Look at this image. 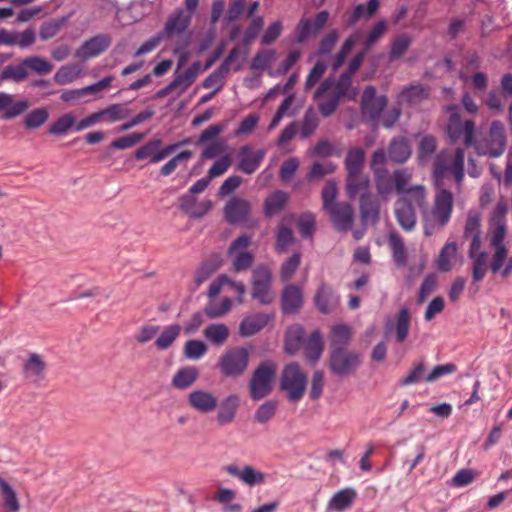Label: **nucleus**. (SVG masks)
Returning <instances> with one entry per match:
<instances>
[{"mask_svg":"<svg viewBox=\"0 0 512 512\" xmlns=\"http://www.w3.org/2000/svg\"><path fill=\"white\" fill-rule=\"evenodd\" d=\"M366 53L363 49L356 53L346 71L336 81L327 78L317 88L314 98L318 100V108L322 116L328 117L336 111L340 101L347 95L352 84V76L362 65Z\"/></svg>","mask_w":512,"mask_h":512,"instance_id":"obj_1","label":"nucleus"},{"mask_svg":"<svg viewBox=\"0 0 512 512\" xmlns=\"http://www.w3.org/2000/svg\"><path fill=\"white\" fill-rule=\"evenodd\" d=\"M427 204L424 186L414 185L408 195H402L394 204V214L399 226L405 231H412L416 226L415 208L423 209Z\"/></svg>","mask_w":512,"mask_h":512,"instance_id":"obj_2","label":"nucleus"},{"mask_svg":"<svg viewBox=\"0 0 512 512\" xmlns=\"http://www.w3.org/2000/svg\"><path fill=\"white\" fill-rule=\"evenodd\" d=\"M465 152L462 148L455 151H440L433 163V177L437 187L443 186V180L449 175L453 176L456 185L459 187L464 178Z\"/></svg>","mask_w":512,"mask_h":512,"instance_id":"obj_3","label":"nucleus"},{"mask_svg":"<svg viewBox=\"0 0 512 512\" xmlns=\"http://www.w3.org/2000/svg\"><path fill=\"white\" fill-rule=\"evenodd\" d=\"M454 207V197L451 191L440 188L434 197L432 209L423 210L424 233L427 236L433 234L436 228L442 229L451 219Z\"/></svg>","mask_w":512,"mask_h":512,"instance_id":"obj_4","label":"nucleus"},{"mask_svg":"<svg viewBox=\"0 0 512 512\" xmlns=\"http://www.w3.org/2000/svg\"><path fill=\"white\" fill-rule=\"evenodd\" d=\"M472 146L479 156L489 158L502 156L507 146L504 124L499 120L492 121L486 132H481L478 138L473 139Z\"/></svg>","mask_w":512,"mask_h":512,"instance_id":"obj_5","label":"nucleus"},{"mask_svg":"<svg viewBox=\"0 0 512 512\" xmlns=\"http://www.w3.org/2000/svg\"><path fill=\"white\" fill-rule=\"evenodd\" d=\"M277 374V364L272 360L261 362L252 372L248 383L249 396L254 401L271 394Z\"/></svg>","mask_w":512,"mask_h":512,"instance_id":"obj_6","label":"nucleus"},{"mask_svg":"<svg viewBox=\"0 0 512 512\" xmlns=\"http://www.w3.org/2000/svg\"><path fill=\"white\" fill-rule=\"evenodd\" d=\"M250 352L245 347L227 349L219 358L218 368L221 374L228 378H238L248 368Z\"/></svg>","mask_w":512,"mask_h":512,"instance_id":"obj_7","label":"nucleus"},{"mask_svg":"<svg viewBox=\"0 0 512 512\" xmlns=\"http://www.w3.org/2000/svg\"><path fill=\"white\" fill-rule=\"evenodd\" d=\"M307 375L302 371L298 363L286 365L282 371L280 388L287 392L288 400L297 402L305 394Z\"/></svg>","mask_w":512,"mask_h":512,"instance_id":"obj_8","label":"nucleus"},{"mask_svg":"<svg viewBox=\"0 0 512 512\" xmlns=\"http://www.w3.org/2000/svg\"><path fill=\"white\" fill-rule=\"evenodd\" d=\"M450 117L447 123V134L452 143L462 139L465 146L470 147L473 144L475 136V123L473 120L462 121L458 112V107L451 105L448 107Z\"/></svg>","mask_w":512,"mask_h":512,"instance_id":"obj_9","label":"nucleus"},{"mask_svg":"<svg viewBox=\"0 0 512 512\" xmlns=\"http://www.w3.org/2000/svg\"><path fill=\"white\" fill-rule=\"evenodd\" d=\"M189 143V139H185L182 142L172 143L159 149L162 144L161 139L155 138L149 140L147 143L139 147L134 157L137 160H144L150 158L151 163H159L166 159L170 154L177 150L181 145Z\"/></svg>","mask_w":512,"mask_h":512,"instance_id":"obj_10","label":"nucleus"},{"mask_svg":"<svg viewBox=\"0 0 512 512\" xmlns=\"http://www.w3.org/2000/svg\"><path fill=\"white\" fill-rule=\"evenodd\" d=\"M361 362L360 356L345 349H333L330 355L329 367L339 376L353 373Z\"/></svg>","mask_w":512,"mask_h":512,"instance_id":"obj_11","label":"nucleus"},{"mask_svg":"<svg viewBox=\"0 0 512 512\" xmlns=\"http://www.w3.org/2000/svg\"><path fill=\"white\" fill-rule=\"evenodd\" d=\"M251 243V237L248 235H241L237 237L228 249L229 255H235L232 269L234 272H241L248 270L254 260L250 252L245 251Z\"/></svg>","mask_w":512,"mask_h":512,"instance_id":"obj_12","label":"nucleus"},{"mask_svg":"<svg viewBox=\"0 0 512 512\" xmlns=\"http://www.w3.org/2000/svg\"><path fill=\"white\" fill-rule=\"evenodd\" d=\"M328 19L329 13L326 10L320 11L314 20L302 18L296 26L294 41L296 43H304L310 37L315 36L326 26Z\"/></svg>","mask_w":512,"mask_h":512,"instance_id":"obj_13","label":"nucleus"},{"mask_svg":"<svg viewBox=\"0 0 512 512\" xmlns=\"http://www.w3.org/2000/svg\"><path fill=\"white\" fill-rule=\"evenodd\" d=\"M111 45V37L107 34H98L86 40L75 52V57L82 60L94 58L105 52Z\"/></svg>","mask_w":512,"mask_h":512,"instance_id":"obj_14","label":"nucleus"},{"mask_svg":"<svg viewBox=\"0 0 512 512\" xmlns=\"http://www.w3.org/2000/svg\"><path fill=\"white\" fill-rule=\"evenodd\" d=\"M224 470L230 476L238 478L243 484L249 487L262 485L267 479V474L251 465H245L242 469H239L236 465L231 464L225 466Z\"/></svg>","mask_w":512,"mask_h":512,"instance_id":"obj_15","label":"nucleus"},{"mask_svg":"<svg viewBox=\"0 0 512 512\" xmlns=\"http://www.w3.org/2000/svg\"><path fill=\"white\" fill-rule=\"evenodd\" d=\"M314 304L322 314H330L339 307L340 296L331 286L322 283L315 293Z\"/></svg>","mask_w":512,"mask_h":512,"instance_id":"obj_16","label":"nucleus"},{"mask_svg":"<svg viewBox=\"0 0 512 512\" xmlns=\"http://www.w3.org/2000/svg\"><path fill=\"white\" fill-rule=\"evenodd\" d=\"M189 406L197 412L208 414L218 407V399L212 393L204 389H195L187 396Z\"/></svg>","mask_w":512,"mask_h":512,"instance_id":"obj_17","label":"nucleus"},{"mask_svg":"<svg viewBox=\"0 0 512 512\" xmlns=\"http://www.w3.org/2000/svg\"><path fill=\"white\" fill-rule=\"evenodd\" d=\"M334 227L339 231H348L354 223V211L352 206L347 202H338L326 211Z\"/></svg>","mask_w":512,"mask_h":512,"instance_id":"obj_18","label":"nucleus"},{"mask_svg":"<svg viewBox=\"0 0 512 512\" xmlns=\"http://www.w3.org/2000/svg\"><path fill=\"white\" fill-rule=\"evenodd\" d=\"M264 156L265 152L263 150H254L250 145H244L239 149L238 169L250 175L259 168Z\"/></svg>","mask_w":512,"mask_h":512,"instance_id":"obj_19","label":"nucleus"},{"mask_svg":"<svg viewBox=\"0 0 512 512\" xmlns=\"http://www.w3.org/2000/svg\"><path fill=\"white\" fill-rule=\"evenodd\" d=\"M251 211V204L248 200L233 197L224 207L225 219L230 224H237L247 219Z\"/></svg>","mask_w":512,"mask_h":512,"instance_id":"obj_20","label":"nucleus"},{"mask_svg":"<svg viewBox=\"0 0 512 512\" xmlns=\"http://www.w3.org/2000/svg\"><path fill=\"white\" fill-rule=\"evenodd\" d=\"M468 257L471 260V274L474 283L484 279L489 269L488 253L481 246L469 247Z\"/></svg>","mask_w":512,"mask_h":512,"instance_id":"obj_21","label":"nucleus"},{"mask_svg":"<svg viewBox=\"0 0 512 512\" xmlns=\"http://www.w3.org/2000/svg\"><path fill=\"white\" fill-rule=\"evenodd\" d=\"M302 289L295 284H288L281 294V306L284 314H295L303 306Z\"/></svg>","mask_w":512,"mask_h":512,"instance_id":"obj_22","label":"nucleus"},{"mask_svg":"<svg viewBox=\"0 0 512 512\" xmlns=\"http://www.w3.org/2000/svg\"><path fill=\"white\" fill-rule=\"evenodd\" d=\"M357 496V491L352 487L338 490L328 501L326 509L328 512H344L353 506Z\"/></svg>","mask_w":512,"mask_h":512,"instance_id":"obj_23","label":"nucleus"},{"mask_svg":"<svg viewBox=\"0 0 512 512\" xmlns=\"http://www.w3.org/2000/svg\"><path fill=\"white\" fill-rule=\"evenodd\" d=\"M191 18V14L183 9L176 10L168 17L163 35L167 38L179 36L188 28Z\"/></svg>","mask_w":512,"mask_h":512,"instance_id":"obj_24","label":"nucleus"},{"mask_svg":"<svg viewBox=\"0 0 512 512\" xmlns=\"http://www.w3.org/2000/svg\"><path fill=\"white\" fill-rule=\"evenodd\" d=\"M431 89L429 86L414 84L405 87L398 96L401 105L416 106L429 99Z\"/></svg>","mask_w":512,"mask_h":512,"instance_id":"obj_25","label":"nucleus"},{"mask_svg":"<svg viewBox=\"0 0 512 512\" xmlns=\"http://www.w3.org/2000/svg\"><path fill=\"white\" fill-rule=\"evenodd\" d=\"M240 406V397L237 394H229L219 404L216 415L218 425L225 426L235 420L237 410Z\"/></svg>","mask_w":512,"mask_h":512,"instance_id":"obj_26","label":"nucleus"},{"mask_svg":"<svg viewBox=\"0 0 512 512\" xmlns=\"http://www.w3.org/2000/svg\"><path fill=\"white\" fill-rule=\"evenodd\" d=\"M482 217L477 211H469L464 225L463 239L470 240V246L482 245Z\"/></svg>","mask_w":512,"mask_h":512,"instance_id":"obj_27","label":"nucleus"},{"mask_svg":"<svg viewBox=\"0 0 512 512\" xmlns=\"http://www.w3.org/2000/svg\"><path fill=\"white\" fill-rule=\"evenodd\" d=\"M387 105L386 96H376L374 86H367L362 95V107L372 118H377Z\"/></svg>","mask_w":512,"mask_h":512,"instance_id":"obj_28","label":"nucleus"},{"mask_svg":"<svg viewBox=\"0 0 512 512\" xmlns=\"http://www.w3.org/2000/svg\"><path fill=\"white\" fill-rule=\"evenodd\" d=\"M30 103L28 100L14 101V96L0 92V111L4 110L3 118L6 120L16 118L22 115L28 108Z\"/></svg>","mask_w":512,"mask_h":512,"instance_id":"obj_29","label":"nucleus"},{"mask_svg":"<svg viewBox=\"0 0 512 512\" xmlns=\"http://www.w3.org/2000/svg\"><path fill=\"white\" fill-rule=\"evenodd\" d=\"M412 154L408 139L404 136L394 137L388 146L387 155L390 161L403 164Z\"/></svg>","mask_w":512,"mask_h":512,"instance_id":"obj_30","label":"nucleus"},{"mask_svg":"<svg viewBox=\"0 0 512 512\" xmlns=\"http://www.w3.org/2000/svg\"><path fill=\"white\" fill-rule=\"evenodd\" d=\"M199 378V369L195 366L179 368L171 379V385L178 390L190 388Z\"/></svg>","mask_w":512,"mask_h":512,"instance_id":"obj_31","label":"nucleus"},{"mask_svg":"<svg viewBox=\"0 0 512 512\" xmlns=\"http://www.w3.org/2000/svg\"><path fill=\"white\" fill-rule=\"evenodd\" d=\"M46 370V362L37 353L29 354L27 360L23 364V374L27 379L40 381L44 379Z\"/></svg>","mask_w":512,"mask_h":512,"instance_id":"obj_32","label":"nucleus"},{"mask_svg":"<svg viewBox=\"0 0 512 512\" xmlns=\"http://www.w3.org/2000/svg\"><path fill=\"white\" fill-rule=\"evenodd\" d=\"M370 180L362 172L357 174H348L346 177V191L349 198H356L369 193Z\"/></svg>","mask_w":512,"mask_h":512,"instance_id":"obj_33","label":"nucleus"},{"mask_svg":"<svg viewBox=\"0 0 512 512\" xmlns=\"http://www.w3.org/2000/svg\"><path fill=\"white\" fill-rule=\"evenodd\" d=\"M269 322V316L264 313H257L245 317L239 326V333L242 336L248 337L258 333Z\"/></svg>","mask_w":512,"mask_h":512,"instance_id":"obj_34","label":"nucleus"},{"mask_svg":"<svg viewBox=\"0 0 512 512\" xmlns=\"http://www.w3.org/2000/svg\"><path fill=\"white\" fill-rule=\"evenodd\" d=\"M360 213L363 222H377L379 219V204L369 192L360 196Z\"/></svg>","mask_w":512,"mask_h":512,"instance_id":"obj_35","label":"nucleus"},{"mask_svg":"<svg viewBox=\"0 0 512 512\" xmlns=\"http://www.w3.org/2000/svg\"><path fill=\"white\" fill-rule=\"evenodd\" d=\"M199 71V63L191 64L182 74L177 75L171 82V85L177 95L185 92L194 82Z\"/></svg>","mask_w":512,"mask_h":512,"instance_id":"obj_36","label":"nucleus"},{"mask_svg":"<svg viewBox=\"0 0 512 512\" xmlns=\"http://www.w3.org/2000/svg\"><path fill=\"white\" fill-rule=\"evenodd\" d=\"M365 163V151L360 147L348 150L344 165L348 174H357L363 171Z\"/></svg>","mask_w":512,"mask_h":512,"instance_id":"obj_37","label":"nucleus"},{"mask_svg":"<svg viewBox=\"0 0 512 512\" xmlns=\"http://www.w3.org/2000/svg\"><path fill=\"white\" fill-rule=\"evenodd\" d=\"M288 194L284 191L277 190L269 195L264 202V214L271 217L279 213L288 202Z\"/></svg>","mask_w":512,"mask_h":512,"instance_id":"obj_38","label":"nucleus"},{"mask_svg":"<svg viewBox=\"0 0 512 512\" xmlns=\"http://www.w3.org/2000/svg\"><path fill=\"white\" fill-rule=\"evenodd\" d=\"M379 7V0H369L367 6L358 4L353 9L352 13L345 20L348 27L355 25L361 18H369L373 16Z\"/></svg>","mask_w":512,"mask_h":512,"instance_id":"obj_39","label":"nucleus"},{"mask_svg":"<svg viewBox=\"0 0 512 512\" xmlns=\"http://www.w3.org/2000/svg\"><path fill=\"white\" fill-rule=\"evenodd\" d=\"M388 244L395 264L398 267H404L407 264V251L401 236L391 233L388 237Z\"/></svg>","mask_w":512,"mask_h":512,"instance_id":"obj_40","label":"nucleus"},{"mask_svg":"<svg viewBox=\"0 0 512 512\" xmlns=\"http://www.w3.org/2000/svg\"><path fill=\"white\" fill-rule=\"evenodd\" d=\"M0 496L3 501L5 512H19L20 503L14 489L0 477Z\"/></svg>","mask_w":512,"mask_h":512,"instance_id":"obj_41","label":"nucleus"},{"mask_svg":"<svg viewBox=\"0 0 512 512\" xmlns=\"http://www.w3.org/2000/svg\"><path fill=\"white\" fill-rule=\"evenodd\" d=\"M411 323V314L407 307H402L395 318L396 340L399 343L404 342L409 334Z\"/></svg>","mask_w":512,"mask_h":512,"instance_id":"obj_42","label":"nucleus"},{"mask_svg":"<svg viewBox=\"0 0 512 512\" xmlns=\"http://www.w3.org/2000/svg\"><path fill=\"white\" fill-rule=\"evenodd\" d=\"M181 330L182 328L179 324L166 326L155 340V347L158 350H167L180 336Z\"/></svg>","mask_w":512,"mask_h":512,"instance_id":"obj_43","label":"nucleus"},{"mask_svg":"<svg viewBox=\"0 0 512 512\" xmlns=\"http://www.w3.org/2000/svg\"><path fill=\"white\" fill-rule=\"evenodd\" d=\"M360 36L359 32H355L350 35L342 44L340 50L333 56L331 62V69L333 72H336L345 62L348 54L358 41Z\"/></svg>","mask_w":512,"mask_h":512,"instance_id":"obj_44","label":"nucleus"},{"mask_svg":"<svg viewBox=\"0 0 512 512\" xmlns=\"http://www.w3.org/2000/svg\"><path fill=\"white\" fill-rule=\"evenodd\" d=\"M457 244L455 242L446 243L441 249L438 259L437 268L442 272H449L453 268L452 261L455 259L457 254Z\"/></svg>","mask_w":512,"mask_h":512,"instance_id":"obj_45","label":"nucleus"},{"mask_svg":"<svg viewBox=\"0 0 512 512\" xmlns=\"http://www.w3.org/2000/svg\"><path fill=\"white\" fill-rule=\"evenodd\" d=\"M305 357L309 362H316L323 351V342L320 332L314 331L304 344Z\"/></svg>","mask_w":512,"mask_h":512,"instance_id":"obj_46","label":"nucleus"},{"mask_svg":"<svg viewBox=\"0 0 512 512\" xmlns=\"http://www.w3.org/2000/svg\"><path fill=\"white\" fill-rule=\"evenodd\" d=\"M294 239L292 229L283 222L279 223L276 231L275 251L280 254L285 253Z\"/></svg>","mask_w":512,"mask_h":512,"instance_id":"obj_47","label":"nucleus"},{"mask_svg":"<svg viewBox=\"0 0 512 512\" xmlns=\"http://www.w3.org/2000/svg\"><path fill=\"white\" fill-rule=\"evenodd\" d=\"M100 119L107 122H117L130 115L126 104H112L98 111Z\"/></svg>","mask_w":512,"mask_h":512,"instance_id":"obj_48","label":"nucleus"},{"mask_svg":"<svg viewBox=\"0 0 512 512\" xmlns=\"http://www.w3.org/2000/svg\"><path fill=\"white\" fill-rule=\"evenodd\" d=\"M351 340V329L348 325L337 324L331 328V345L333 349H343Z\"/></svg>","mask_w":512,"mask_h":512,"instance_id":"obj_49","label":"nucleus"},{"mask_svg":"<svg viewBox=\"0 0 512 512\" xmlns=\"http://www.w3.org/2000/svg\"><path fill=\"white\" fill-rule=\"evenodd\" d=\"M373 175L378 195L381 197H387L393 191V176L390 175L388 169L379 170L373 173Z\"/></svg>","mask_w":512,"mask_h":512,"instance_id":"obj_50","label":"nucleus"},{"mask_svg":"<svg viewBox=\"0 0 512 512\" xmlns=\"http://www.w3.org/2000/svg\"><path fill=\"white\" fill-rule=\"evenodd\" d=\"M203 334L213 344L222 345L228 339L229 329L225 324H211L204 329Z\"/></svg>","mask_w":512,"mask_h":512,"instance_id":"obj_51","label":"nucleus"},{"mask_svg":"<svg viewBox=\"0 0 512 512\" xmlns=\"http://www.w3.org/2000/svg\"><path fill=\"white\" fill-rule=\"evenodd\" d=\"M27 77L28 72L26 70L23 60L18 65H7L0 72L1 81L11 80L14 82H21L24 81Z\"/></svg>","mask_w":512,"mask_h":512,"instance_id":"obj_52","label":"nucleus"},{"mask_svg":"<svg viewBox=\"0 0 512 512\" xmlns=\"http://www.w3.org/2000/svg\"><path fill=\"white\" fill-rule=\"evenodd\" d=\"M49 118L46 108H37L29 112L24 118V127L28 130L37 129L44 125Z\"/></svg>","mask_w":512,"mask_h":512,"instance_id":"obj_53","label":"nucleus"},{"mask_svg":"<svg viewBox=\"0 0 512 512\" xmlns=\"http://www.w3.org/2000/svg\"><path fill=\"white\" fill-rule=\"evenodd\" d=\"M412 178V173L407 168L397 169L393 173L394 186L393 189L398 194L408 195V190L412 186H409V182Z\"/></svg>","mask_w":512,"mask_h":512,"instance_id":"obj_54","label":"nucleus"},{"mask_svg":"<svg viewBox=\"0 0 512 512\" xmlns=\"http://www.w3.org/2000/svg\"><path fill=\"white\" fill-rule=\"evenodd\" d=\"M75 125V117L72 113H66L53 122L48 132L51 135L59 136L66 134Z\"/></svg>","mask_w":512,"mask_h":512,"instance_id":"obj_55","label":"nucleus"},{"mask_svg":"<svg viewBox=\"0 0 512 512\" xmlns=\"http://www.w3.org/2000/svg\"><path fill=\"white\" fill-rule=\"evenodd\" d=\"M278 402L275 400H267L261 404L254 413V419L259 424H266L276 414Z\"/></svg>","mask_w":512,"mask_h":512,"instance_id":"obj_56","label":"nucleus"},{"mask_svg":"<svg viewBox=\"0 0 512 512\" xmlns=\"http://www.w3.org/2000/svg\"><path fill=\"white\" fill-rule=\"evenodd\" d=\"M411 43L412 39L408 34L403 33L395 37L392 41L389 52L390 59L395 60L402 57L410 47Z\"/></svg>","mask_w":512,"mask_h":512,"instance_id":"obj_57","label":"nucleus"},{"mask_svg":"<svg viewBox=\"0 0 512 512\" xmlns=\"http://www.w3.org/2000/svg\"><path fill=\"white\" fill-rule=\"evenodd\" d=\"M304 339V330L300 326L292 327L287 331L285 349L289 354H294Z\"/></svg>","mask_w":512,"mask_h":512,"instance_id":"obj_58","label":"nucleus"},{"mask_svg":"<svg viewBox=\"0 0 512 512\" xmlns=\"http://www.w3.org/2000/svg\"><path fill=\"white\" fill-rule=\"evenodd\" d=\"M229 72L225 70V67L219 66L203 81L202 86L205 89H212L215 92H219L224 86V79Z\"/></svg>","mask_w":512,"mask_h":512,"instance_id":"obj_59","label":"nucleus"},{"mask_svg":"<svg viewBox=\"0 0 512 512\" xmlns=\"http://www.w3.org/2000/svg\"><path fill=\"white\" fill-rule=\"evenodd\" d=\"M66 18L51 19L41 24L39 29V36L42 40L46 41L58 34L61 28L64 26Z\"/></svg>","mask_w":512,"mask_h":512,"instance_id":"obj_60","label":"nucleus"},{"mask_svg":"<svg viewBox=\"0 0 512 512\" xmlns=\"http://www.w3.org/2000/svg\"><path fill=\"white\" fill-rule=\"evenodd\" d=\"M232 307V301L230 298H224L220 303L210 302L205 308L204 312L210 319L220 318L226 315Z\"/></svg>","mask_w":512,"mask_h":512,"instance_id":"obj_61","label":"nucleus"},{"mask_svg":"<svg viewBox=\"0 0 512 512\" xmlns=\"http://www.w3.org/2000/svg\"><path fill=\"white\" fill-rule=\"evenodd\" d=\"M192 157L193 153L190 150L178 153L161 167L160 174L163 176L171 175L180 164L188 162Z\"/></svg>","mask_w":512,"mask_h":512,"instance_id":"obj_62","label":"nucleus"},{"mask_svg":"<svg viewBox=\"0 0 512 512\" xmlns=\"http://www.w3.org/2000/svg\"><path fill=\"white\" fill-rule=\"evenodd\" d=\"M23 61L26 69L29 68L40 75L49 74L53 69V66L46 59L38 56H30L23 59Z\"/></svg>","mask_w":512,"mask_h":512,"instance_id":"obj_63","label":"nucleus"},{"mask_svg":"<svg viewBox=\"0 0 512 512\" xmlns=\"http://www.w3.org/2000/svg\"><path fill=\"white\" fill-rule=\"evenodd\" d=\"M387 24L384 20L378 21L369 31L365 41L363 42V50L368 52L385 34Z\"/></svg>","mask_w":512,"mask_h":512,"instance_id":"obj_64","label":"nucleus"}]
</instances>
